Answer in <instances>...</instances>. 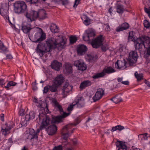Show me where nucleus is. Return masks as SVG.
<instances>
[{
  "label": "nucleus",
  "mask_w": 150,
  "mask_h": 150,
  "mask_svg": "<svg viewBox=\"0 0 150 150\" xmlns=\"http://www.w3.org/2000/svg\"><path fill=\"white\" fill-rule=\"evenodd\" d=\"M66 39L62 35H58L55 38H50L46 41V45L44 43H40L38 44L36 49L37 53L40 57H42L45 53L50 51V50L57 48L61 50L64 48Z\"/></svg>",
  "instance_id": "obj_1"
},
{
  "label": "nucleus",
  "mask_w": 150,
  "mask_h": 150,
  "mask_svg": "<svg viewBox=\"0 0 150 150\" xmlns=\"http://www.w3.org/2000/svg\"><path fill=\"white\" fill-rule=\"evenodd\" d=\"M136 43L135 49L138 50L140 53H143L144 49L147 50V54L150 55V38L144 36L137 39L135 42Z\"/></svg>",
  "instance_id": "obj_2"
},
{
  "label": "nucleus",
  "mask_w": 150,
  "mask_h": 150,
  "mask_svg": "<svg viewBox=\"0 0 150 150\" xmlns=\"http://www.w3.org/2000/svg\"><path fill=\"white\" fill-rule=\"evenodd\" d=\"M56 109L58 111L61 115L56 117H52V121L53 122H60L62 121V119L65 117L68 116L70 113H66L64 112L62 106L59 104L55 107Z\"/></svg>",
  "instance_id": "obj_3"
},
{
  "label": "nucleus",
  "mask_w": 150,
  "mask_h": 150,
  "mask_svg": "<svg viewBox=\"0 0 150 150\" xmlns=\"http://www.w3.org/2000/svg\"><path fill=\"white\" fill-rule=\"evenodd\" d=\"M103 38L102 35H101L93 40L91 42V45L93 47L97 48L102 45L101 48L103 51H105L108 49V45L105 44L103 45Z\"/></svg>",
  "instance_id": "obj_4"
},
{
  "label": "nucleus",
  "mask_w": 150,
  "mask_h": 150,
  "mask_svg": "<svg viewBox=\"0 0 150 150\" xmlns=\"http://www.w3.org/2000/svg\"><path fill=\"white\" fill-rule=\"evenodd\" d=\"M13 6L14 11L16 13L21 14L27 12V6L23 1H16Z\"/></svg>",
  "instance_id": "obj_5"
},
{
  "label": "nucleus",
  "mask_w": 150,
  "mask_h": 150,
  "mask_svg": "<svg viewBox=\"0 0 150 150\" xmlns=\"http://www.w3.org/2000/svg\"><path fill=\"white\" fill-rule=\"evenodd\" d=\"M38 117L39 122L40 120H42L41 125L40 127V129L46 128L51 122L54 123L52 121V120L50 121L49 117L44 114H40L38 115Z\"/></svg>",
  "instance_id": "obj_6"
},
{
  "label": "nucleus",
  "mask_w": 150,
  "mask_h": 150,
  "mask_svg": "<svg viewBox=\"0 0 150 150\" xmlns=\"http://www.w3.org/2000/svg\"><path fill=\"white\" fill-rule=\"evenodd\" d=\"M115 72V70L111 67H105L102 72L96 74L94 75L92 77L93 79H95L103 77L106 73L109 74Z\"/></svg>",
  "instance_id": "obj_7"
},
{
  "label": "nucleus",
  "mask_w": 150,
  "mask_h": 150,
  "mask_svg": "<svg viewBox=\"0 0 150 150\" xmlns=\"http://www.w3.org/2000/svg\"><path fill=\"white\" fill-rule=\"evenodd\" d=\"M38 11L31 10L26 12L25 16L27 18V21L29 22H31L35 21L38 17Z\"/></svg>",
  "instance_id": "obj_8"
},
{
  "label": "nucleus",
  "mask_w": 150,
  "mask_h": 150,
  "mask_svg": "<svg viewBox=\"0 0 150 150\" xmlns=\"http://www.w3.org/2000/svg\"><path fill=\"white\" fill-rule=\"evenodd\" d=\"M38 32L35 34L34 36L35 40L33 41L35 42H40L44 40L45 38V34L43 32L42 29L39 28H37Z\"/></svg>",
  "instance_id": "obj_9"
},
{
  "label": "nucleus",
  "mask_w": 150,
  "mask_h": 150,
  "mask_svg": "<svg viewBox=\"0 0 150 150\" xmlns=\"http://www.w3.org/2000/svg\"><path fill=\"white\" fill-rule=\"evenodd\" d=\"M136 50H136L135 49L134 51H131L129 53L127 60L130 66L132 65L136 62L137 59L138 57L137 52Z\"/></svg>",
  "instance_id": "obj_10"
},
{
  "label": "nucleus",
  "mask_w": 150,
  "mask_h": 150,
  "mask_svg": "<svg viewBox=\"0 0 150 150\" xmlns=\"http://www.w3.org/2000/svg\"><path fill=\"white\" fill-rule=\"evenodd\" d=\"M8 7L7 6L5 5H3L2 8H0V14L4 17L6 20H7L11 24L8 17Z\"/></svg>",
  "instance_id": "obj_11"
},
{
  "label": "nucleus",
  "mask_w": 150,
  "mask_h": 150,
  "mask_svg": "<svg viewBox=\"0 0 150 150\" xmlns=\"http://www.w3.org/2000/svg\"><path fill=\"white\" fill-rule=\"evenodd\" d=\"M95 35L94 31L92 29H89L87 30L86 33L83 36V39L84 41H88L93 37Z\"/></svg>",
  "instance_id": "obj_12"
},
{
  "label": "nucleus",
  "mask_w": 150,
  "mask_h": 150,
  "mask_svg": "<svg viewBox=\"0 0 150 150\" xmlns=\"http://www.w3.org/2000/svg\"><path fill=\"white\" fill-rule=\"evenodd\" d=\"M104 94V91L102 88L98 89L95 95L93 98L94 102H95L100 100Z\"/></svg>",
  "instance_id": "obj_13"
},
{
  "label": "nucleus",
  "mask_w": 150,
  "mask_h": 150,
  "mask_svg": "<svg viewBox=\"0 0 150 150\" xmlns=\"http://www.w3.org/2000/svg\"><path fill=\"white\" fill-rule=\"evenodd\" d=\"M6 127L5 128H2L1 130L3 134L5 136H6L7 135L10 133V130L12 128H13L14 126V124L13 122H10V124H9V126L6 123Z\"/></svg>",
  "instance_id": "obj_14"
},
{
  "label": "nucleus",
  "mask_w": 150,
  "mask_h": 150,
  "mask_svg": "<svg viewBox=\"0 0 150 150\" xmlns=\"http://www.w3.org/2000/svg\"><path fill=\"white\" fill-rule=\"evenodd\" d=\"M74 65L77 67L79 70L82 71L85 70L87 68L86 66L83 62V61L81 59L75 61L74 62Z\"/></svg>",
  "instance_id": "obj_15"
},
{
  "label": "nucleus",
  "mask_w": 150,
  "mask_h": 150,
  "mask_svg": "<svg viewBox=\"0 0 150 150\" xmlns=\"http://www.w3.org/2000/svg\"><path fill=\"white\" fill-rule=\"evenodd\" d=\"M74 102L75 105H76L79 108L83 107L84 105V99L82 97H77Z\"/></svg>",
  "instance_id": "obj_16"
},
{
  "label": "nucleus",
  "mask_w": 150,
  "mask_h": 150,
  "mask_svg": "<svg viewBox=\"0 0 150 150\" xmlns=\"http://www.w3.org/2000/svg\"><path fill=\"white\" fill-rule=\"evenodd\" d=\"M76 122L75 123H72L71 124H69L66 126H65L64 128H63L61 130V133H69V130L71 129L72 126H75L78 125L79 122L77 120H76Z\"/></svg>",
  "instance_id": "obj_17"
},
{
  "label": "nucleus",
  "mask_w": 150,
  "mask_h": 150,
  "mask_svg": "<svg viewBox=\"0 0 150 150\" xmlns=\"http://www.w3.org/2000/svg\"><path fill=\"white\" fill-rule=\"evenodd\" d=\"M126 61L125 59L122 60H118L115 63V67L117 68L124 69L126 67Z\"/></svg>",
  "instance_id": "obj_18"
},
{
  "label": "nucleus",
  "mask_w": 150,
  "mask_h": 150,
  "mask_svg": "<svg viewBox=\"0 0 150 150\" xmlns=\"http://www.w3.org/2000/svg\"><path fill=\"white\" fill-rule=\"evenodd\" d=\"M62 66V64L56 60L53 61L51 64V68L57 71H59L60 70V68Z\"/></svg>",
  "instance_id": "obj_19"
},
{
  "label": "nucleus",
  "mask_w": 150,
  "mask_h": 150,
  "mask_svg": "<svg viewBox=\"0 0 150 150\" xmlns=\"http://www.w3.org/2000/svg\"><path fill=\"white\" fill-rule=\"evenodd\" d=\"M48 134L52 135L55 133L57 130V127L54 125H52L49 126L47 129Z\"/></svg>",
  "instance_id": "obj_20"
},
{
  "label": "nucleus",
  "mask_w": 150,
  "mask_h": 150,
  "mask_svg": "<svg viewBox=\"0 0 150 150\" xmlns=\"http://www.w3.org/2000/svg\"><path fill=\"white\" fill-rule=\"evenodd\" d=\"M87 50V48L86 46L84 45L81 44L79 45L77 52L78 54L81 55L85 54Z\"/></svg>",
  "instance_id": "obj_21"
},
{
  "label": "nucleus",
  "mask_w": 150,
  "mask_h": 150,
  "mask_svg": "<svg viewBox=\"0 0 150 150\" xmlns=\"http://www.w3.org/2000/svg\"><path fill=\"white\" fill-rule=\"evenodd\" d=\"M116 147L118 148V150H126L127 146L125 143L117 140L115 143Z\"/></svg>",
  "instance_id": "obj_22"
},
{
  "label": "nucleus",
  "mask_w": 150,
  "mask_h": 150,
  "mask_svg": "<svg viewBox=\"0 0 150 150\" xmlns=\"http://www.w3.org/2000/svg\"><path fill=\"white\" fill-rule=\"evenodd\" d=\"M64 78L61 74L57 76L55 79L54 83L58 86L61 85L63 82Z\"/></svg>",
  "instance_id": "obj_23"
},
{
  "label": "nucleus",
  "mask_w": 150,
  "mask_h": 150,
  "mask_svg": "<svg viewBox=\"0 0 150 150\" xmlns=\"http://www.w3.org/2000/svg\"><path fill=\"white\" fill-rule=\"evenodd\" d=\"M129 27V24L127 23H125L117 27L116 30L117 32H120L126 30Z\"/></svg>",
  "instance_id": "obj_24"
},
{
  "label": "nucleus",
  "mask_w": 150,
  "mask_h": 150,
  "mask_svg": "<svg viewBox=\"0 0 150 150\" xmlns=\"http://www.w3.org/2000/svg\"><path fill=\"white\" fill-rule=\"evenodd\" d=\"M35 115V113L33 111L30 112L29 114H27L25 116V120L26 122L33 119Z\"/></svg>",
  "instance_id": "obj_25"
},
{
  "label": "nucleus",
  "mask_w": 150,
  "mask_h": 150,
  "mask_svg": "<svg viewBox=\"0 0 150 150\" xmlns=\"http://www.w3.org/2000/svg\"><path fill=\"white\" fill-rule=\"evenodd\" d=\"M38 17L40 20H42L45 18L46 16V13L44 9L38 11Z\"/></svg>",
  "instance_id": "obj_26"
},
{
  "label": "nucleus",
  "mask_w": 150,
  "mask_h": 150,
  "mask_svg": "<svg viewBox=\"0 0 150 150\" xmlns=\"http://www.w3.org/2000/svg\"><path fill=\"white\" fill-rule=\"evenodd\" d=\"M39 132L40 130L39 129H37L36 132H35V131L33 129L30 130L29 133L30 135L32 136V137L31 138V139H37L38 138L37 134Z\"/></svg>",
  "instance_id": "obj_27"
},
{
  "label": "nucleus",
  "mask_w": 150,
  "mask_h": 150,
  "mask_svg": "<svg viewBox=\"0 0 150 150\" xmlns=\"http://www.w3.org/2000/svg\"><path fill=\"white\" fill-rule=\"evenodd\" d=\"M33 28H32L30 25H27L23 24L22 26L21 29L24 33H29L30 30Z\"/></svg>",
  "instance_id": "obj_28"
},
{
  "label": "nucleus",
  "mask_w": 150,
  "mask_h": 150,
  "mask_svg": "<svg viewBox=\"0 0 150 150\" xmlns=\"http://www.w3.org/2000/svg\"><path fill=\"white\" fill-rule=\"evenodd\" d=\"M91 84V81L89 80L85 81L82 82L80 86V88L83 89L88 86H90Z\"/></svg>",
  "instance_id": "obj_29"
},
{
  "label": "nucleus",
  "mask_w": 150,
  "mask_h": 150,
  "mask_svg": "<svg viewBox=\"0 0 150 150\" xmlns=\"http://www.w3.org/2000/svg\"><path fill=\"white\" fill-rule=\"evenodd\" d=\"M50 91L52 92H57V89L59 86L55 84L54 82L52 85H49Z\"/></svg>",
  "instance_id": "obj_30"
},
{
  "label": "nucleus",
  "mask_w": 150,
  "mask_h": 150,
  "mask_svg": "<svg viewBox=\"0 0 150 150\" xmlns=\"http://www.w3.org/2000/svg\"><path fill=\"white\" fill-rule=\"evenodd\" d=\"M50 29L51 32L55 33H57L59 32L58 28L56 25L54 23H52L50 27Z\"/></svg>",
  "instance_id": "obj_31"
},
{
  "label": "nucleus",
  "mask_w": 150,
  "mask_h": 150,
  "mask_svg": "<svg viewBox=\"0 0 150 150\" xmlns=\"http://www.w3.org/2000/svg\"><path fill=\"white\" fill-rule=\"evenodd\" d=\"M125 11L127 10L124 8L123 6L121 4H118L117 6V11L119 13L122 14Z\"/></svg>",
  "instance_id": "obj_32"
},
{
  "label": "nucleus",
  "mask_w": 150,
  "mask_h": 150,
  "mask_svg": "<svg viewBox=\"0 0 150 150\" xmlns=\"http://www.w3.org/2000/svg\"><path fill=\"white\" fill-rule=\"evenodd\" d=\"M111 100L116 104L122 101V98L120 97H119L117 95L111 99Z\"/></svg>",
  "instance_id": "obj_33"
},
{
  "label": "nucleus",
  "mask_w": 150,
  "mask_h": 150,
  "mask_svg": "<svg viewBox=\"0 0 150 150\" xmlns=\"http://www.w3.org/2000/svg\"><path fill=\"white\" fill-rule=\"evenodd\" d=\"M134 76L137 79V82H139L143 79V74L142 73L138 74L137 71H136L134 73Z\"/></svg>",
  "instance_id": "obj_34"
},
{
  "label": "nucleus",
  "mask_w": 150,
  "mask_h": 150,
  "mask_svg": "<svg viewBox=\"0 0 150 150\" xmlns=\"http://www.w3.org/2000/svg\"><path fill=\"white\" fill-rule=\"evenodd\" d=\"M17 84V83L14 82L12 81H9L7 83L6 86H5L6 90H8L10 89V87L12 86H15Z\"/></svg>",
  "instance_id": "obj_35"
},
{
  "label": "nucleus",
  "mask_w": 150,
  "mask_h": 150,
  "mask_svg": "<svg viewBox=\"0 0 150 150\" xmlns=\"http://www.w3.org/2000/svg\"><path fill=\"white\" fill-rule=\"evenodd\" d=\"M71 66L69 64L67 63L65 64V69L67 72L69 74H71L72 72Z\"/></svg>",
  "instance_id": "obj_36"
},
{
  "label": "nucleus",
  "mask_w": 150,
  "mask_h": 150,
  "mask_svg": "<svg viewBox=\"0 0 150 150\" xmlns=\"http://www.w3.org/2000/svg\"><path fill=\"white\" fill-rule=\"evenodd\" d=\"M139 38H137L135 40L134 39V38L133 36H131L130 35V33H129V36L128 37V41L129 42L131 41H133L134 42V45L135 46V47L136 43L135 42L136 40L137 39H139Z\"/></svg>",
  "instance_id": "obj_37"
},
{
  "label": "nucleus",
  "mask_w": 150,
  "mask_h": 150,
  "mask_svg": "<svg viewBox=\"0 0 150 150\" xmlns=\"http://www.w3.org/2000/svg\"><path fill=\"white\" fill-rule=\"evenodd\" d=\"M70 43L71 44H73L77 40L75 36L70 37L69 38Z\"/></svg>",
  "instance_id": "obj_38"
},
{
  "label": "nucleus",
  "mask_w": 150,
  "mask_h": 150,
  "mask_svg": "<svg viewBox=\"0 0 150 150\" xmlns=\"http://www.w3.org/2000/svg\"><path fill=\"white\" fill-rule=\"evenodd\" d=\"M144 27L146 28H149L150 27V23L147 20H145L143 23Z\"/></svg>",
  "instance_id": "obj_39"
},
{
  "label": "nucleus",
  "mask_w": 150,
  "mask_h": 150,
  "mask_svg": "<svg viewBox=\"0 0 150 150\" xmlns=\"http://www.w3.org/2000/svg\"><path fill=\"white\" fill-rule=\"evenodd\" d=\"M0 50H2L3 51H7V48L4 46L3 43L1 40L0 41Z\"/></svg>",
  "instance_id": "obj_40"
},
{
  "label": "nucleus",
  "mask_w": 150,
  "mask_h": 150,
  "mask_svg": "<svg viewBox=\"0 0 150 150\" xmlns=\"http://www.w3.org/2000/svg\"><path fill=\"white\" fill-rule=\"evenodd\" d=\"M39 0H25L27 2L30 4H35L37 3Z\"/></svg>",
  "instance_id": "obj_41"
},
{
  "label": "nucleus",
  "mask_w": 150,
  "mask_h": 150,
  "mask_svg": "<svg viewBox=\"0 0 150 150\" xmlns=\"http://www.w3.org/2000/svg\"><path fill=\"white\" fill-rule=\"evenodd\" d=\"M62 135V137L63 139L65 140H67L68 138L69 137V133H61Z\"/></svg>",
  "instance_id": "obj_42"
},
{
  "label": "nucleus",
  "mask_w": 150,
  "mask_h": 150,
  "mask_svg": "<svg viewBox=\"0 0 150 150\" xmlns=\"http://www.w3.org/2000/svg\"><path fill=\"white\" fill-rule=\"evenodd\" d=\"M74 102H73L72 103V104L70 105L67 108V110L69 112L72 111L73 110V107L75 105L74 104Z\"/></svg>",
  "instance_id": "obj_43"
},
{
  "label": "nucleus",
  "mask_w": 150,
  "mask_h": 150,
  "mask_svg": "<svg viewBox=\"0 0 150 150\" xmlns=\"http://www.w3.org/2000/svg\"><path fill=\"white\" fill-rule=\"evenodd\" d=\"M125 49L122 47H120L119 49V51L120 52L122 55H123L125 53Z\"/></svg>",
  "instance_id": "obj_44"
},
{
  "label": "nucleus",
  "mask_w": 150,
  "mask_h": 150,
  "mask_svg": "<svg viewBox=\"0 0 150 150\" xmlns=\"http://www.w3.org/2000/svg\"><path fill=\"white\" fill-rule=\"evenodd\" d=\"M49 90H50L49 85H47V86L44 87L43 91V93H46L48 92Z\"/></svg>",
  "instance_id": "obj_45"
},
{
  "label": "nucleus",
  "mask_w": 150,
  "mask_h": 150,
  "mask_svg": "<svg viewBox=\"0 0 150 150\" xmlns=\"http://www.w3.org/2000/svg\"><path fill=\"white\" fill-rule=\"evenodd\" d=\"M63 147L62 145H59L57 146H55L53 149V150H62Z\"/></svg>",
  "instance_id": "obj_46"
},
{
  "label": "nucleus",
  "mask_w": 150,
  "mask_h": 150,
  "mask_svg": "<svg viewBox=\"0 0 150 150\" xmlns=\"http://www.w3.org/2000/svg\"><path fill=\"white\" fill-rule=\"evenodd\" d=\"M83 23L86 25H89L90 24V20L89 18H88V19L85 20L83 22Z\"/></svg>",
  "instance_id": "obj_47"
},
{
  "label": "nucleus",
  "mask_w": 150,
  "mask_h": 150,
  "mask_svg": "<svg viewBox=\"0 0 150 150\" xmlns=\"http://www.w3.org/2000/svg\"><path fill=\"white\" fill-rule=\"evenodd\" d=\"M87 59L89 62H91L94 59V57L90 54H88L87 55Z\"/></svg>",
  "instance_id": "obj_48"
},
{
  "label": "nucleus",
  "mask_w": 150,
  "mask_h": 150,
  "mask_svg": "<svg viewBox=\"0 0 150 150\" xmlns=\"http://www.w3.org/2000/svg\"><path fill=\"white\" fill-rule=\"evenodd\" d=\"M62 93L63 94H65L69 92V90L68 89V88L62 89Z\"/></svg>",
  "instance_id": "obj_49"
},
{
  "label": "nucleus",
  "mask_w": 150,
  "mask_h": 150,
  "mask_svg": "<svg viewBox=\"0 0 150 150\" xmlns=\"http://www.w3.org/2000/svg\"><path fill=\"white\" fill-rule=\"evenodd\" d=\"M88 17L86 15L83 14L81 17V18L83 21H85L86 19H88Z\"/></svg>",
  "instance_id": "obj_50"
},
{
  "label": "nucleus",
  "mask_w": 150,
  "mask_h": 150,
  "mask_svg": "<svg viewBox=\"0 0 150 150\" xmlns=\"http://www.w3.org/2000/svg\"><path fill=\"white\" fill-rule=\"evenodd\" d=\"M80 0H75L74 4L73 6L74 8L76 7L77 5L79 4Z\"/></svg>",
  "instance_id": "obj_51"
},
{
  "label": "nucleus",
  "mask_w": 150,
  "mask_h": 150,
  "mask_svg": "<svg viewBox=\"0 0 150 150\" xmlns=\"http://www.w3.org/2000/svg\"><path fill=\"white\" fill-rule=\"evenodd\" d=\"M36 82L35 81L34 83H32V89L33 90H35L37 89V87L36 86Z\"/></svg>",
  "instance_id": "obj_52"
},
{
  "label": "nucleus",
  "mask_w": 150,
  "mask_h": 150,
  "mask_svg": "<svg viewBox=\"0 0 150 150\" xmlns=\"http://www.w3.org/2000/svg\"><path fill=\"white\" fill-rule=\"evenodd\" d=\"M145 11L147 13L148 16L150 17V11L149 10L148 8H144Z\"/></svg>",
  "instance_id": "obj_53"
},
{
  "label": "nucleus",
  "mask_w": 150,
  "mask_h": 150,
  "mask_svg": "<svg viewBox=\"0 0 150 150\" xmlns=\"http://www.w3.org/2000/svg\"><path fill=\"white\" fill-rule=\"evenodd\" d=\"M117 130H118L117 125L113 127L112 128V129L111 130V131L112 132H113Z\"/></svg>",
  "instance_id": "obj_54"
},
{
  "label": "nucleus",
  "mask_w": 150,
  "mask_h": 150,
  "mask_svg": "<svg viewBox=\"0 0 150 150\" xmlns=\"http://www.w3.org/2000/svg\"><path fill=\"white\" fill-rule=\"evenodd\" d=\"M118 130L121 131L125 129L124 127L120 125H117Z\"/></svg>",
  "instance_id": "obj_55"
},
{
  "label": "nucleus",
  "mask_w": 150,
  "mask_h": 150,
  "mask_svg": "<svg viewBox=\"0 0 150 150\" xmlns=\"http://www.w3.org/2000/svg\"><path fill=\"white\" fill-rule=\"evenodd\" d=\"M63 5H66L68 4L69 1L68 0H62Z\"/></svg>",
  "instance_id": "obj_56"
},
{
  "label": "nucleus",
  "mask_w": 150,
  "mask_h": 150,
  "mask_svg": "<svg viewBox=\"0 0 150 150\" xmlns=\"http://www.w3.org/2000/svg\"><path fill=\"white\" fill-rule=\"evenodd\" d=\"M146 63L148 66L150 64V59L149 58H146Z\"/></svg>",
  "instance_id": "obj_57"
},
{
  "label": "nucleus",
  "mask_w": 150,
  "mask_h": 150,
  "mask_svg": "<svg viewBox=\"0 0 150 150\" xmlns=\"http://www.w3.org/2000/svg\"><path fill=\"white\" fill-rule=\"evenodd\" d=\"M52 101L53 103H54L55 107L58 105L59 104L57 100L55 99H54L52 100Z\"/></svg>",
  "instance_id": "obj_58"
},
{
  "label": "nucleus",
  "mask_w": 150,
  "mask_h": 150,
  "mask_svg": "<svg viewBox=\"0 0 150 150\" xmlns=\"http://www.w3.org/2000/svg\"><path fill=\"white\" fill-rule=\"evenodd\" d=\"M69 85V83H68L67 82H66L64 84V85L63 86V88L62 89H64L67 88L68 86Z\"/></svg>",
  "instance_id": "obj_59"
},
{
  "label": "nucleus",
  "mask_w": 150,
  "mask_h": 150,
  "mask_svg": "<svg viewBox=\"0 0 150 150\" xmlns=\"http://www.w3.org/2000/svg\"><path fill=\"white\" fill-rule=\"evenodd\" d=\"M144 83L146 84L147 86L149 87H150V82L145 80Z\"/></svg>",
  "instance_id": "obj_60"
},
{
  "label": "nucleus",
  "mask_w": 150,
  "mask_h": 150,
  "mask_svg": "<svg viewBox=\"0 0 150 150\" xmlns=\"http://www.w3.org/2000/svg\"><path fill=\"white\" fill-rule=\"evenodd\" d=\"M122 83L125 85H128L129 82L128 81H123L122 82Z\"/></svg>",
  "instance_id": "obj_61"
},
{
  "label": "nucleus",
  "mask_w": 150,
  "mask_h": 150,
  "mask_svg": "<svg viewBox=\"0 0 150 150\" xmlns=\"http://www.w3.org/2000/svg\"><path fill=\"white\" fill-rule=\"evenodd\" d=\"M61 0H52V1L55 4H58L59 2Z\"/></svg>",
  "instance_id": "obj_62"
},
{
  "label": "nucleus",
  "mask_w": 150,
  "mask_h": 150,
  "mask_svg": "<svg viewBox=\"0 0 150 150\" xmlns=\"http://www.w3.org/2000/svg\"><path fill=\"white\" fill-rule=\"evenodd\" d=\"M1 117V120L3 122L4 121V114H1L0 115Z\"/></svg>",
  "instance_id": "obj_63"
},
{
  "label": "nucleus",
  "mask_w": 150,
  "mask_h": 150,
  "mask_svg": "<svg viewBox=\"0 0 150 150\" xmlns=\"http://www.w3.org/2000/svg\"><path fill=\"white\" fill-rule=\"evenodd\" d=\"M108 11L110 13V15L112 14V7H110L109 8V9L108 10Z\"/></svg>",
  "instance_id": "obj_64"
}]
</instances>
